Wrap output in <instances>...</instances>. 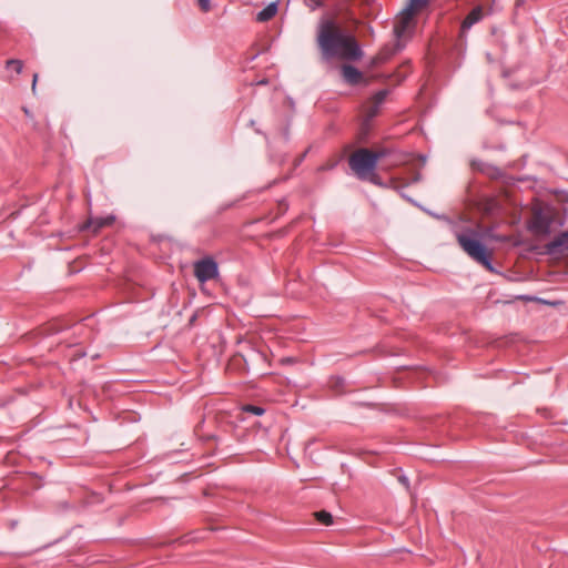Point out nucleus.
<instances>
[{
  "instance_id": "nucleus-1",
  "label": "nucleus",
  "mask_w": 568,
  "mask_h": 568,
  "mask_svg": "<svg viewBox=\"0 0 568 568\" xmlns=\"http://www.w3.org/2000/svg\"><path fill=\"white\" fill-rule=\"evenodd\" d=\"M316 41L325 59L337 57L357 61L364 55L354 36L343 31L334 20L328 18L320 20Z\"/></svg>"
},
{
  "instance_id": "nucleus-2",
  "label": "nucleus",
  "mask_w": 568,
  "mask_h": 568,
  "mask_svg": "<svg viewBox=\"0 0 568 568\" xmlns=\"http://www.w3.org/2000/svg\"><path fill=\"white\" fill-rule=\"evenodd\" d=\"M455 239L460 248L477 264L484 266L489 272H495L493 265V253L481 242V234L478 230L466 226L454 231Z\"/></svg>"
},
{
  "instance_id": "nucleus-3",
  "label": "nucleus",
  "mask_w": 568,
  "mask_h": 568,
  "mask_svg": "<svg viewBox=\"0 0 568 568\" xmlns=\"http://www.w3.org/2000/svg\"><path fill=\"white\" fill-rule=\"evenodd\" d=\"M348 164L359 180L368 179V175L373 174L377 166L373 151L364 148L356 150L349 156Z\"/></svg>"
},
{
  "instance_id": "nucleus-4",
  "label": "nucleus",
  "mask_w": 568,
  "mask_h": 568,
  "mask_svg": "<svg viewBox=\"0 0 568 568\" xmlns=\"http://www.w3.org/2000/svg\"><path fill=\"white\" fill-rule=\"evenodd\" d=\"M194 276L200 283L209 282L219 276V265L213 257L206 256L194 262Z\"/></svg>"
},
{
  "instance_id": "nucleus-5",
  "label": "nucleus",
  "mask_w": 568,
  "mask_h": 568,
  "mask_svg": "<svg viewBox=\"0 0 568 568\" xmlns=\"http://www.w3.org/2000/svg\"><path fill=\"white\" fill-rule=\"evenodd\" d=\"M552 216L545 214L541 210L534 212L532 219L528 224V230L538 236H547L551 233Z\"/></svg>"
},
{
  "instance_id": "nucleus-6",
  "label": "nucleus",
  "mask_w": 568,
  "mask_h": 568,
  "mask_svg": "<svg viewBox=\"0 0 568 568\" xmlns=\"http://www.w3.org/2000/svg\"><path fill=\"white\" fill-rule=\"evenodd\" d=\"M413 18L414 16L408 12L402 10L397 17V20L394 24V34L397 39L406 37L410 30L413 29Z\"/></svg>"
},
{
  "instance_id": "nucleus-7",
  "label": "nucleus",
  "mask_w": 568,
  "mask_h": 568,
  "mask_svg": "<svg viewBox=\"0 0 568 568\" xmlns=\"http://www.w3.org/2000/svg\"><path fill=\"white\" fill-rule=\"evenodd\" d=\"M568 251V230L561 232L552 241L545 245V253L555 255Z\"/></svg>"
},
{
  "instance_id": "nucleus-8",
  "label": "nucleus",
  "mask_w": 568,
  "mask_h": 568,
  "mask_svg": "<svg viewBox=\"0 0 568 568\" xmlns=\"http://www.w3.org/2000/svg\"><path fill=\"white\" fill-rule=\"evenodd\" d=\"M341 73L344 82L349 85H356L363 80V73L352 64L342 65Z\"/></svg>"
},
{
  "instance_id": "nucleus-9",
  "label": "nucleus",
  "mask_w": 568,
  "mask_h": 568,
  "mask_svg": "<svg viewBox=\"0 0 568 568\" xmlns=\"http://www.w3.org/2000/svg\"><path fill=\"white\" fill-rule=\"evenodd\" d=\"M483 8L476 7L474 8L463 20L460 29L463 32L468 31L475 23L479 22L483 19Z\"/></svg>"
},
{
  "instance_id": "nucleus-10",
  "label": "nucleus",
  "mask_w": 568,
  "mask_h": 568,
  "mask_svg": "<svg viewBox=\"0 0 568 568\" xmlns=\"http://www.w3.org/2000/svg\"><path fill=\"white\" fill-rule=\"evenodd\" d=\"M277 12V2H271L267 4L263 10H261L257 16L256 20L260 22H265L272 19Z\"/></svg>"
},
{
  "instance_id": "nucleus-11",
  "label": "nucleus",
  "mask_w": 568,
  "mask_h": 568,
  "mask_svg": "<svg viewBox=\"0 0 568 568\" xmlns=\"http://www.w3.org/2000/svg\"><path fill=\"white\" fill-rule=\"evenodd\" d=\"M429 3V0H409L406 7L403 9L412 16L420 12L425 9Z\"/></svg>"
},
{
  "instance_id": "nucleus-12",
  "label": "nucleus",
  "mask_w": 568,
  "mask_h": 568,
  "mask_svg": "<svg viewBox=\"0 0 568 568\" xmlns=\"http://www.w3.org/2000/svg\"><path fill=\"white\" fill-rule=\"evenodd\" d=\"M314 516L321 525L331 526L334 523L332 514L326 510L316 511Z\"/></svg>"
},
{
  "instance_id": "nucleus-13",
  "label": "nucleus",
  "mask_w": 568,
  "mask_h": 568,
  "mask_svg": "<svg viewBox=\"0 0 568 568\" xmlns=\"http://www.w3.org/2000/svg\"><path fill=\"white\" fill-rule=\"evenodd\" d=\"M389 94V90L388 89H383V90H379L377 91L373 98H372V102L377 105V106H381L384 101L386 100L387 95Z\"/></svg>"
},
{
  "instance_id": "nucleus-14",
  "label": "nucleus",
  "mask_w": 568,
  "mask_h": 568,
  "mask_svg": "<svg viewBox=\"0 0 568 568\" xmlns=\"http://www.w3.org/2000/svg\"><path fill=\"white\" fill-rule=\"evenodd\" d=\"M113 221V216H108L105 219H95L92 221V224L94 225V230H99L105 225H110Z\"/></svg>"
},
{
  "instance_id": "nucleus-15",
  "label": "nucleus",
  "mask_w": 568,
  "mask_h": 568,
  "mask_svg": "<svg viewBox=\"0 0 568 568\" xmlns=\"http://www.w3.org/2000/svg\"><path fill=\"white\" fill-rule=\"evenodd\" d=\"M243 410L256 416H261L265 413V409L263 407L255 405H246L243 407Z\"/></svg>"
},
{
  "instance_id": "nucleus-16",
  "label": "nucleus",
  "mask_w": 568,
  "mask_h": 568,
  "mask_svg": "<svg viewBox=\"0 0 568 568\" xmlns=\"http://www.w3.org/2000/svg\"><path fill=\"white\" fill-rule=\"evenodd\" d=\"M7 68L13 69L17 73H21L23 64L20 60L11 59L7 61Z\"/></svg>"
},
{
  "instance_id": "nucleus-17",
  "label": "nucleus",
  "mask_w": 568,
  "mask_h": 568,
  "mask_svg": "<svg viewBox=\"0 0 568 568\" xmlns=\"http://www.w3.org/2000/svg\"><path fill=\"white\" fill-rule=\"evenodd\" d=\"M381 106L375 105L374 103L368 108L366 113V121L372 120L374 116L377 115Z\"/></svg>"
},
{
  "instance_id": "nucleus-18",
  "label": "nucleus",
  "mask_w": 568,
  "mask_h": 568,
  "mask_svg": "<svg viewBox=\"0 0 568 568\" xmlns=\"http://www.w3.org/2000/svg\"><path fill=\"white\" fill-rule=\"evenodd\" d=\"M304 2L311 10H316L323 6L322 0H304Z\"/></svg>"
},
{
  "instance_id": "nucleus-19",
  "label": "nucleus",
  "mask_w": 568,
  "mask_h": 568,
  "mask_svg": "<svg viewBox=\"0 0 568 568\" xmlns=\"http://www.w3.org/2000/svg\"><path fill=\"white\" fill-rule=\"evenodd\" d=\"M389 150L388 149H382V150H378L376 152H373V155L376 156V164L378 163V161L385 156H387L389 154Z\"/></svg>"
},
{
  "instance_id": "nucleus-20",
  "label": "nucleus",
  "mask_w": 568,
  "mask_h": 568,
  "mask_svg": "<svg viewBox=\"0 0 568 568\" xmlns=\"http://www.w3.org/2000/svg\"><path fill=\"white\" fill-rule=\"evenodd\" d=\"M345 385V379L341 376H336L332 381V386L335 388H343Z\"/></svg>"
},
{
  "instance_id": "nucleus-21",
  "label": "nucleus",
  "mask_w": 568,
  "mask_h": 568,
  "mask_svg": "<svg viewBox=\"0 0 568 568\" xmlns=\"http://www.w3.org/2000/svg\"><path fill=\"white\" fill-rule=\"evenodd\" d=\"M199 6L203 12H207L211 10L210 0H199Z\"/></svg>"
},
{
  "instance_id": "nucleus-22",
  "label": "nucleus",
  "mask_w": 568,
  "mask_h": 568,
  "mask_svg": "<svg viewBox=\"0 0 568 568\" xmlns=\"http://www.w3.org/2000/svg\"><path fill=\"white\" fill-rule=\"evenodd\" d=\"M37 81H38V74H37V73H34V74H33V79H32V91H33V92H34V90H36Z\"/></svg>"
},
{
  "instance_id": "nucleus-23",
  "label": "nucleus",
  "mask_w": 568,
  "mask_h": 568,
  "mask_svg": "<svg viewBox=\"0 0 568 568\" xmlns=\"http://www.w3.org/2000/svg\"><path fill=\"white\" fill-rule=\"evenodd\" d=\"M283 136H284L285 141L288 140V129L287 128L283 131Z\"/></svg>"
},
{
  "instance_id": "nucleus-24",
  "label": "nucleus",
  "mask_w": 568,
  "mask_h": 568,
  "mask_svg": "<svg viewBox=\"0 0 568 568\" xmlns=\"http://www.w3.org/2000/svg\"><path fill=\"white\" fill-rule=\"evenodd\" d=\"M402 483H404L405 485H407V479L405 477L400 478Z\"/></svg>"
},
{
  "instance_id": "nucleus-25",
  "label": "nucleus",
  "mask_w": 568,
  "mask_h": 568,
  "mask_svg": "<svg viewBox=\"0 0 568 568\" xmlns=\"http://www.w3.org/2000/svg\"><path fill=\"white\" fill-rule=\"evenodd\" d=\"M266 83H267V81H266V80H261V81L258 82V84H266Z\"/></svg>"
},
{
  "instance_id": "nucleus-26",
  "label": "nucleus",
  "mask_w": 568,
  "mask_h": 568,
  "mask_svg": "<svg viewBox=\"0 0 568 568\" xmlns=\"http://www.w3.org/2000/svg\"><path fill=\"white\" fill-rule=\"evenodd\" d=\"M254 124H255V121H254V120H251V121H250V125H251V126H254Z\"/></svg>"
}]
</instances>
